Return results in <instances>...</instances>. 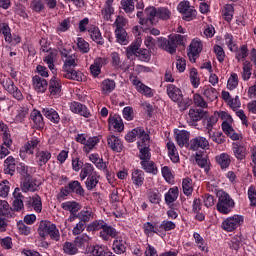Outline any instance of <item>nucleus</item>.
Segmentation results:
<instances>
[{
    "label": "nucleus",
    "instance_id": "nucleus-1",
    "mask_svg": "<svg viewBox=\"0 0 256 256\" xmlns=\"http://www.w3.org/2000/svg\"><path fill=\"white\" fill-rule=\"evenodd\" d=\"M37 233L41 239L45 241L47 237H50L51 241H60L61 233L57 225L49 220H41L37 228Z\"/></svg>",
    "mask_w": 256,
    "mask_h": 256
},
{
    "label": "nucleus",
    "instance_id": "nucleus-2",
    "mask_svg": "<svg viewBox=\"0 0 256 256\" xmlns=\"http://www.w3.org/2000/svg\"><path fill=\"white\" fill-rule=\"evenodd\" d=\"M142 43L143 40H141V38H136L131 43V45L127 47L126 56L128 59H131V57L135 56L144 63H149V61H151V53L147 49H141Z\"/></svg>",
    "mask_w": 256,
    "mask_h": 256
},
{
    "label": "nucleus",
    "instance_id": "nucleus-3",
    "mask_svg": "<svg viewBox=\"0 0 256 256\" xmlns=\"http://www.w3.org/2000/svg\"><path fill=\"white\" fill-rule=\"evenodd\" d=\"M157 41L160 49H163L164 51H167V53H170V55H173L177 52V45H185V36L175 34L173 36H169V39L163 37L157 38Z\"/></svg>",
    "mask_w": 256,
    "mask_h": 256
},
{
    "label": "nucleus",
    "instance_id": "nucleus-4",
    "mask_svg": "<svg viewBox=\"0 0 256 256\" xmlns=\"http://www.w3.org/2000/svg\"><path fill=\"white\" fill-rule=\"evenodd\" d=\"M216 197H218V202L216 205L218 213H221L222 215H229V213L235 209V200L231 198L229 193L225 192L224 190H218Z\"/></svg>",
    "mask_w": 256,
    "mask_h": 256
},
{
    "label": "nucleus",
    "instance_id": "nucleus-5",
    "mask_svg": "<svg viewBox=\"0 0 256 256\" xmlns=\"http://www.w3.org/2000/svg\"><path fill=\"white\" fill-rule=\"evenodd\" d=\"M243 223H245V218L242 215H233L222 222L221 229L227 233H233V231L239 229Z\"/></svg>",
    "mask_w": 256,
    "mask_h": 256
},
{
    "label": "nucleus",
    "instance_id": "nucleus-6",
    "mask_svg": "<svg viewBox=\"0 0 256 256\" xmlns=\"http://www.w3.org/2000/svg\"><path fill=\"white\" fill-rule=\"evenodd\" d=\"M2 86L16 101H23L25 97L23 96V92L19 90L17 86H15V82L11 78H6L2 81Z\"/></svg>",
    "mask_w": 256,
    "mask_h": 256
},
{
    "label": "nucleus",
    "instance_id": "nucleus-7",
    "mask_svg": "<svg viewBox=\"0 0 256 256\" xmlns=\"http://www.w3.org/2000/svg\"><path fill=\"white\" fill-rule=\"evenodd\" d=\"M207 117V111L203 108H191L188 113L187 123L191 127H197V123Z\"/></svg>",
    "mask_w": 256,
    "mask_h": 256
},
{
    "label": "nucleus",
    "instance_id": "nucleus-8",
    "mask_svg": "<svg viewBox=\"0 0 256 256\" xmlns=\"http://www.w3.org/2000/svg\"><path fill=\"white\" fill-rule=\"evenodd\" d=\"M48 93H50V97H54L57 99L61 97V91L63 89V84L61 83V79L57 76H52L48 82Z\"/></svg>",
    "mask_w": 256,
    "mask_h": 256
},
{
    "label": "nucleus",
    "instance_id": "nucleus-9",
    "mask_svg": "<svg viewBox=\"0 0 256 256\" xmlns=\"http://www.w3.org/2000/svg\"><path fill=\"white\" fill-rule=\"evenodd\" d=\"M166 93L174 103H182L183 101V91L181 88L175 86V84H168L166 86Z\"/></svg>",
    "mask_w": 256,
    "mask_h": 256
},
{
    "label": "nucleus",
    "instance_id": "nucleus-10",
    "mask_svg": "<svg viewBox=\"0 0 256 256\" xmlns=\"http://www.w3.org/2000/svg\"><path fill=\"white\" fill-rule=\"evenodd\" d=\"M69 109L72 113L80 115L81 117H85V119H89V117H91V111H89V108H87L85 104H82L81 102H71Z\"/></svg>",
    "mask_w": 256,
    "mask_h": 256
},
{
    "label": "nucleus",
    "instance_id": "nucleus-11",
    "mask_svg": "<svg viewBox=\"0 0 256 256\" xmlns=\"http://www.w3.org/2000/svg\"><path fill=\"white\" fill-rule=\"evenodd\" d=\"M27 209L35 211V213H41L43 211V200L39 194H34L33 196L28 197L26 201Z\"/></svg>",
    "mask_w": 256,
    "mask_h": 256
},
{
    "label": "nucleus",
    "instance_id": "nucleus-12",
    "mask_svg": "<svg viewBox=\"0 0 256 256\" xmlns=\"http://www.w3.org/2000/svg\"><path fill=\"white\" fill-rule=\"evenodd\" d=\"M99 237L102 239V241H111V239H116V237H119V232L115 229V227L106 223L103 230L99 232Z\"/></svg>",
    "mask_w": 256,
    "mask_h": 256
},
{
    "label": "nucleus",
    "instance_id": "nucleus-13",
    "mask_svg": "<svg viewBox=\"0 0 256 256\" xmlns=\"http://www.w3.org/2000/svg\"><path fill=\"white\" fill-rule=\"evenodd\" d=\"M201 51H203V43L199 39H193L189 45L188 50V57L189 59L196 61L199 55L201 54Z\"/></svg>",
    "mask_w": 256,
    "mask_h": 256
},
{
    "label": "nucleus",
    "instance_id": "nucleus-14",
    "mask_svg": "<svg viewBox=\"0 0 256 256\" xmlns=\"http://www.w3.org/2000/svg\"><path fill=\"white\" fill-rule=\"evenodd\" d=\"M188 147L191 151H199V149H208L209 140L203 136H198L190 140Z\"/></svg>",
    "mask_w": 256,
    "mask_h": 256
},
{
    "label": "nucleus",
    "instance_id": "nucleus-15",
    "mask_svg": "<svg viewBox=\"0 0 256 256\" xmlns=\"http://www.w3.org/2000/svg\"><path fill=\"white\" fill-rule=\"evenodd\" d=\"M32 85L36 93H45L49 87V82L47 79L35 75L32 77Z\"/></svg>",
    "mask_w": 256,
    "mask_h": 256
},
{
    "label": "nucleus",
    "instance_id": "nucleus-16",
    "mask_svg": "<svg viewBox=\"0 0 256 256\" xmlns=\"http://www.w3.org/2000/svg\"><path fill=\"white\" fill-rule=\"evenodd\" d=\"M108 126L110 129L118 131V133H122V131H124L125 129V124H123V118H121V116L117 114L109 116Z\"/></svg>",
    "mask_w": 256,
    "mask_h": 256
},
{
    "label": "nucleus",
    "instance_id": "nucleus-17",
    "mask_svg": "<svg viewBox=\"0 0 256 256\" xmlns=\"http://www.w3.org/2000/svg\"><path fill=\"white\" fill-rule=\"evenodd\" d=\"M107 143L109 149H111V151H114V153H121V151L125 149V146H123V141L121 140V138L115 135L108 136Z\"/></svg>",
    "mask_w": 256,
    "mask_h": 256
},
{
    "label": "nucleus",
    "instance_id": "nucleus-18",
    "mask_svg": "<svg viewBox=\"0 0 256 256\" xmlns=\"http://www.w3.org/2000/svg\"><path fill=\"white\" fill-rule=\"evenodd\" d=\"M42 115L48 119L54 125H59L61 123V116H59V112L51 107L42 108Z\"/></svg>",
    "mask_w": 256,
    "mask_h": 256
},
{
    "label": "nucleus",
    "instance_id": "nucleus-19",
    "mask_svg": "<svg viewBox=\"0 0 256 256\" xmlns=\"http://www.w3.org/2000/svg\"><path fill=\"white\" fill-rule=\"evenodd\" d=\"M30 119L34 123V127L38 130L41 131L45 129V120L43 118V113L37 109H33L31 114H30Z\"/></svg>",
    "mask_w": 256,
    "mask_h": 256
},
{
    "label": "nucleus",
    "instance_id": "nucleus-20",
    "mask_svg": "<svg viewBox=\"0 0 256 256\" xmlns=\"http://www.w3.org/2000/svg\"><path fill=\"white\" fill-rule=\"evenodd\" d=\"M62 77L65 79H69L70 81H83L85 75L83 72L79 70H75V68H70L69 70H63L62 71Z\"/></svg>",
    "mask_w": 256,
    "mask_h": 256
},
{
    "label": "nucleus",
    "instance_id": "nucleus-21",
    "mask_svg": "<svg viewBox=\"0 0 256 256\" xmlns=\"http://www.w3.org/2000/svg\"><path fill=\"white\" fill-rule=\"evenodd\" d=\"M0 136L2 138V141H4V145H6L7 147L13 145L11 130H9V126L3 121H0Z\"/></svg>",
    "mask_w": 256,
    "mask_h": 256
},
{
    "label": "nucleus",
    "instance_id": "nucleus-22",
    "mask_svg": "<svg viewBox=\"0 0 256 256\" xmlns=\"http://www.w3.org/2000/svg\"><path fill=\"white\" fill-rule=\"evenodd\" d=\"M51 151L44 149V150H38L36 152V163L38 164L39 167H43L51 161Z\"/></svg>",
    "mask_w": 256,
    "mask_h": 256
},
{
    "label": "nucleus",
    "instance_id": "nucleus-23",
    "mask_svg": "<svg viewBox=\"0 0 256 256\" xmlns=\"http://www.w3.org/2000/svg\"><path fill=\"white\" fill-rule=\"evenodd\" d=\"M21 190L23 193H35V191H39V185L37 184L36 180H33V178L27 177L24 179V181L21 184Z\"/></svg>",
    "mask_w": 256,
    "mask_h": 256
},
{
    "label": "nucleus",
    "instance_id": "nucleus-24",
    "mask_svg": "<svg viewBox=\"0 0 256 256\" xmlns=\"http://www.w3.org/2000/svg\"><path fill=\"white\" fill-rule=\"evenodd\" d=\"M126 245H127V242L123 240V237L116 236L112 244V249L114 253H116V255H123V253H126L127 251Z\"/></svg>",
    "mask_w": 256,
    "mask_h": 256
},
{
    "label": "nucleus",
    "instance_id": "nucleus-25",
    "mask_svg": "<svg viewBox=\"0 0 256 256\" xmlns=\"http://www.w3.org/2000/svg\"><path fill=\"white\" fill-rule=\"evenodd\" d=\"M16 169H17V164H15V158L13 156H8L4 160V164H3V171L5 175H10L11 177H13V175H15Z\"/></svg>",
    "mask_w": 256,
    "mask_h": 256
},
{
    "label": "nucleus",
    "instance_id": "nucleus-26",
    "mask_svg": "<svg viewBox=\"0 0 256 256\" xmlns=\"http://www.w3.org/2000/svg\"><path fill=\"white\" fill-rule=\"evenodd\" d=\"M88 34L94 43H97L98 45H105V39H103V35L101 34L99 27H90L88 29Z\"/></svg>",
    "mask_w": 256,
    "mask_h": 256
},
{
    "label": "nucleus",
    "instance_id": "nucleus-27",
    "mask_svg": "<svg viewBox=\"0 0 256 256\" xmlns=\"http://www.w3.org/2000/svg\"><path fill=\"white\" fill-rule=\"evenodd\" d=\"M177 199H179V188L177 186L169 188L168 192L164 194L166 205H173Z\"/></svg>",
    "mask_w": 256,
    "mask_h": 256
},
{
    "label": "nucleus",
    "instance_id": "nucleus-28",
    "mask_svg": "<svg viewBox=\"0 0 256 256\" xmlns=\"http://www.w3.org/2000/svg\"><path fill=\"white\" fill-rule=\"evenodd\" d=\"M131 177L135 187H143V183H145V172L143 170L133 169Z\"/></svg>",
    "mask_w": 256,
    "mask_h": 256
},
{
    "label": "nucleus",
    "instance_id": "nucleus-29",
    "mask_svg": "<svg viewBox=\"0 0 256 256\" xmlns=\"http://www.w3.org/2000/svg\"><path fill=\"white\" fill-rule=\"evenodd\" d=\"M215 161L219 164L222 171H227L231 165V156L227 153H221L215 157Z\"/></svg>",
    "mask_w": 256,
    "mask_h": 256
},
{
    "label": "nucleus",
    "instance_id": "nucleus-30",
    "mask_svg": "<svg viewBox=\"0 0 256 256\" xmlns=\"http://www.w3.org/2000/svg\"><path fill=\"white\" fill-rule=\"evenodd\" d=\"M13 208L6 200H0V217H7L8 219L14 217Z\"/></svg>",
    "mask_w": 256,
    "mask_h": 256
},
{
    "label": "nucleus",
    "instance_id": "nucleus-31",
    "mask_svg": "<svg viewBox=\"0 0 256 256\" xmlns=\"http://www.w3.org/2000/svg\"><path fill=\"white\" fill-rule=\"evenodd\" d=\"M193 239L200 251H202L203 253H209V247L207 246V242L205 241L203 236H201V234H199L198 232H194Z\"/></svg>",
    "mask_w": 256,
    "mask_h": 256
},
{
    "label": "nucleus",
    "instance_id": "nucleus-32",
    "mask_svg": "<svg viewBox=\"0 0 256 256\" xmlns=\"http://www.w3.org/2000/svg\"><path fill=\"white\" fill-rule=\"evenodd\" d=\"M232 151L238 161H243V159H245V157L247 156V148H245V146L243 145L233 143Z\"/></svg>",
    "mask_w": 256,
    "mask_h": 256
},
{
    "label": "nucleus",
    "instance_id": "nucleus-33",
    "mask_svg": "<svg viewBox=\"0 0 256 256\" xmlns=\"http://www.w3.org/2000/svg\"><path fill=\"white\" fill-rule=\"evenodd\" d=\"M55 57H57V53H55L53 50L48 52V55H46L43 58L44 63L48 65V69L53 73V75L57 74V70L55 69Z\"/></svg>",
    "mask_w": 256,
    "mask_h": 256
},
{
    "label": "nucleus",
    "instance_id": "nucleus-34",
    "mask_svg": "<svg viewBox=\"0 0 256 256\" xmlns=\"http://www.w3.org/2000/svg\"><path fill=\"white\" fill-rule=\"evenodd\" d=\"M100 141L101 140L97 136L89 137L83 146V151L86 153V155L91 153V151H93V149L99 145Z\"/></svg>",
    "mask_w": 256,
    "mask_h": 256
},
{
    "label": "nucleus",
    "instance_id": "nucleus-35",
    "mask_svg": "<svg viewBox=\"0 0 256 256\" xmlns=\"http://www.w3.org/2000/svg\"><path fill=\"white\" fill-rule=\"evenodd\" d=\"M68 189H70V193H75L76 195H80V197H85V189L81 186L80 181L73 180L69 182Z\"/></svg>",
    "mask_w": 256,
    "mask_h": 256
},
{
    "label": "nucleus",
    "instance_id": "nucleus-36",
    "mask_svg": "<svg viewBox=\"0 0 256 256\" xmlns=\"http://www.w3.org/2000/svg\"><path fill=\"white\" fill-rule=\"evenodd\" d=\"M115 87H117L115 80L108 78L102 81L101 91L103 95H109V93H113V91H115Z\"/></svg>",
    "mask_w": 256,
    "mask_h": 256
},
{
    "label": "nucleus",
    "instance_id": "nucleus-37",
    "mask_svg": "<svg viewBox=\"0 0 256 256\" xmlns=\"http://www.w3.org/2000/svg\"><path fill=\"white\" fill-rule=\"evenodd\" d=\"M101 176L99 173L94 172L93 175L88 176V178L85 181V186L88 191H93L95 187L99 184V179Z\"/></svg>",
    "mask_w": 256,
    "mask_h": 256
},
{
    "label": "nucleus",
    "instance_id": "nucleus-38",
    "mask_svg": "<svg viewBox=\"0 0 256 256\" xmlns=\"http://www.w3.org/2000/svg\"><path fill=\"white\" fill-rule=\"evenodd\" d=\"M106 224L107 222H105V220L103 219L94 220L87 225L86 231H88V233L95 231H103Z\"/></svg>",
    "mask_w": 256,
    "mask_h": 256
},
{
    "label": "nucleus",
    "instance_id": "nucleus-39",
    "mask_svg": "<svg viewBox=\"0 0 256 256\" xmlns=\"http://www.w3.org/2000/svg\"><path fill=\"white\" fill-rule=\"evenodd\" d=\"M203 95L208 101H215L219 97V92L211 85H206L203 87Z\"/></svg>",
    "mask_w": 256,
    "mask_h": 256
},
{
    "label": "nucleus",
    "instance_id": "nucleus-40",
    "mask_svg": "<svg viewBox=\"0 0 256 256\" xmlns=\"http://www.w3.org/2000/svg\"><path fill=\"white\" fill-rule=\"evenodd\" d=\"M61 207L64 211H69V213H79V211H81V204L76 201L63 202Z\"/></svg>",
    "mask_w": 256,
    "mask_h": 256
},
{
    "label": "nucleus",
    "instance_id": "nucleus-41",
    "mask_svg": "<svg viewBox=\"0 0 256 256\" xmlns=\"http://www.w3.org/2000/svg\"><path fill=\"white\" fill-rule=\"evenodd\" d=\"M39 143H41V140L38 138H32L31 140L27 141V143H25L23 146L27 155H33V153H35V149L39 147Z\"/></svg>",
    "mask_w": 256,
    "mask_h": 256
},
{
    "label": "nucleus",
    "instance_id": "nucleus-42",
    "mask_svg": "<svg viewBox=\"0 0 256 256\" xmlns=\"http://www.w3.org/2000/svg\"><path fill=\"white\" fill-rule=\"evenodd\" d=\"M157 11L158 8H155L154 6H148L144 10V15H146V20L148 22V25H155V17H157Z\"/></svg>",
    "mask_w": 256,
    "mask_h": 256
},
{
    "label": "nucleus",
    "instance_id": "nucleus-43",
    "mask_svg": "<svg viewBox=\"0 0 256 256\" xmlns=\"http://www.w3.org/2000/svg\"><path fill=\"white\" fill-rule=\"evenodd\" d=\"M62 251L65 255H77L79 253V248L73 242L66 241L62 245Z\"/></svg>",
    "mask_w": 256,
    "mask_h": 256
},
{
    "label": "nucleus",
    "instance_id": "nucleus-44",
    "mask_svg": "<svg viewBox=\"0 0 256 256\" xmlns=\"http://www.w3.org/2000/svg\"><path fill=\"white\" fill-rule=\"evenodd\" d=\"M252 71H253V64H251V62L249 61H245L243 63L242 72H241V77L243 81H249V79H251V75H253Z\"/></svg>",
    "mask_w": 256,
    "mask_h": 256
},
{
    "label": "nucleus",
    "instance_id": "nucleus-45",
    "mask_svg": "<svg viewBox=\"0 0 256 256\" xmlns=\"http://www.w3.org/2000/svg\"><path fill=\"white\" fill-rule=\"evenodd\" d=\"M0 33L4 36L6 43H13V35L8 23H0Z\"/></svg>",
    "mask_w": 256,
    "mask_h": 256
},
{
    "label": "nucleus",
    "instance_id": "nucleus-46",
    "mask_svg": "<svg viewBox=\"0 0 256 256\" xmlns=\"http://www.w3.org/2000/svg\"><path fill=\"white\" fill-rule=\"evenodd\" d=\"M141 168L151 175H157V167H155V162L151 160H144L140 162Z\"/></svg>",
    "mask_w": 256,
    "mask_h": 256
},
{
    "label": "nucleus",
    "instance_id": "nucleus-47",
    "mask_svg": "<svg viewBox=\"0 0 256 256\" xmlns=\"http://www.w3.org/2000/svg\"><path fill=\"white\" fill-rule=\"evenodd\" d=\"M93 173H96L93 164L86 163L84 166H82V170L80 172L81 181H85V179H87V177H89L90 175H93Z\"/></svg>",
    "mask_w": 256,
    "mask_h": 256
},
{
    "label": "nucleus",
    "instance_id": "nucleus-48",
    "mask_svg": "<svg viewBox=\"0 0 256 256\" xmlns=\"http://www.w3.org/2000/svg\"><path fill=\"white\" fill-rule=\"evenodd\" d=\"M176 141L179 147H185L189 145V132L187 130H182L176 135Z\"/></svg>",
    "mask_w": 256,
    "mask_h": 256
},
{
    "label": "nucleus",
    "instance_id": "nucleus-49",
    "mask_svg": "<svg viewBox=\"0 0 256 256\" xmlns=\"http://www.w3.org/2000/svg\"><path fill=\"white\" fill-rule=\"evenodd\" d=\"M94 213L93 210L91 209H86V210H81L79 212V221L81 223H84L85 225H87V223H89V221H91V219L94 218Z\"/></svg>",
    "mask_w": 256,
    "mask_h": 256
},
{
    "label": "nucleus",
    "instance_id": "nucleus-50",
    "mask_svg": "<svg viewBox=\"0 0 256 256\" xmlns=\"http://www.w3.org/2000/svg\"><path fill=\"white\" fill-rule=\"evenodd\" d=\"M77 67V58L75 55H69L64 60L62 71H68L70 69H75Z\"/></svg>",
    "mask_w": 256,
    "mask_h": 256
},
{
    "label": "nucleus",
    "instance_id": "nucleus-51",
    "mask_svg": "<svg viewBox=\"0 0 256 256\" xmlns=\"http://www.w3.org/2000/svg\"><path fill=\"white\" fill-rule=\"evenodd\" d=\"M209 138L214 142L217 143V145H223L225 143V135H223V132H213L208 131Z\"/></svg>",
    "mask_w": 256,
    "mask_h": 256
},
{
    "label": "nucleus",
    "instance_id": "nucleus-52",
    "mask_svg": "<svg viewBox=\"0 0 256 256\" xmlns=\"http://www.w3.org/2000/svg\"><path fill=\"white\" fill-rule=\"evenodd\" d=\"M183 193L187 197L193 194V180L189 177L182 180Z\"/></svg>",
    "mask_w": 256,
    "mask_h": 256
},
{
    "label": "nucleus",
    "instance_id": "nucleus-53",
    "mask_svg": "<svg viewBox=\"0 0 256 256\" xmlns=\"http://www.w3.org/2000/svg\"><path fill=\"white\" fill-rule=\"evenodd\" d=\"M158 228L160 233L163 231L169 232L175 230L177 228V224L171 220H163Z\"/></svg>",
    "mask_w": 256,
    "mask_h": 256
},
{
    "label": "nucleus",
    "instance_id": "nucleus-54",
    "mask_svg": "<svg viewBox=\"0 0 256 256\" xmlns=\"http://www.w3.org/2000/svg\"><path fill=\"white\" fill-rule=\"evenodd\" d=\"M76 43H77V47L80 51V53H89V51H91L89 42H87L85 39H83L82 37H78L76 39Z\"/></svg>",
    "mask_w": 256,
    "mask_h": 256
},
{
    "label": "nucleus",
    "instance_id": "nucleus-55",
    "mask_svg": "<svg viewBox=\"0 0 256 256\" xmlns=\"http://www.w3.org/2000/svg\"><path fill=\"white\" fill-rule=\"evenodd\" d=\"M138 93L141 95H144V97H147L148 99H151V97H155V90L145 84H141L138 90Z\"/></svg>",
    "mask_w": 256,
    "mask_h": 256
},
{
    "label": "nucleus",
    "instance_id": "nucleus-56",
    "mask_svg": "<svg viewBox=\"0 0 256 256\" xmlns=\"http://www.w3.org/2000/svg\"><path fill=\"white\" fill-rule=\"evenodd\" d=\"M115 35L116 41L120 43V45H127V43H129L127 30H115Z\"/></svg>",
    "mask_w": 256,
    "mask_h": 256
},
{
    "label": "nucleus",
    "instance_id": "nucleus-57",
    "mask_svg": "<svg viewBox=\"0 0 256 256\" xmlns=\"http://www.w3.org/2000/svg\"><path fill=\"white\" fill-rule=\"evenodd\" d=\"M238 86H239V76L237 75V73H232L227 82V89H229V91H233L237 89Z\"/></svg>",
    "mask_w": 256,
    "mask_h": 256
},
{
    "label": "nucleus",
    "instance_id": "nucleus-58",
    "mask_svg": "<svg viewBox=\"0 0 256 256\" xmlns=\"http://www.w3.org/2000/svg\"><path fill=\"white\" fill-rule=\"evenodd\" d=\"M144 233L146 235H151V233H155L156 235H159V226H155L151 222H145L142 227Z\"/></svg>",
    "mask_w": 256,
    "mask_h": 256
},
{
    "label": "nucleus",
    "instance_id": "nucleus-59",
    "mask_svg": "<svg viewBox=\"0 0 256 256\" xmlns=\"http://www.w3.org/2000/svg\"><path fill=\"white\" fill-rule=\"evenodd\" d=\"M30 8L34 13H41L42 11H45V4L43 3V0H32Z\"/></svg>",
    "mask_w": 256,
    "mask_h": 256
},
{
    "label": "nucleus",
    "instance_id": "nucleus-60",
    "mask_svg": "<svg viewBox=\"0 0 256 256\" xmlns=\"http://www.w3.org/2000/svg\"><path fill=\"white\" fill-rule=\"evenodd\" d=\"M234 12H235V7L233 6V4H226L224 6L225 21H227L228 23H230V21H233V13Z\"/></svg>",
    "mask_w": 256,
    "mask_h": 256
},
{
    "label": "nucleus",
    "instance_id": "nucleus-61",
    "mask_svg": "<svg viewBox=\"0 0 256 256\" xmlns=\"http://www.w3.org/2000/svg\"><path fill=\"white\" fill-rule=\"evenodd\" d=\"M111 252L107 251L105 246L95 245L92 249V256H109Z\"/></svg>",
    "mask_w": 256,
    "mask_h": 256
},
{
    "label": "nucleus",
    "instance_id": "nucleus-62",
    "mask_svg": "<svg viewBox=\"0 0 256 256\" xmlns=\"http://www.w3.org/2000/svg\"><path fill=\"white\" fill-rule=\"evenodd\" d=\"M157 19H162V21H167L171 18V10L166 7H160L157 11Z\"/></svg>",
    "mask_w": 256,
    "mask_h": 256
},
{
    "label": "nucleus",
    "instance_id": "nucleus-63",
    "mask_svg": "<svg viewBox=\"0 0 256 256\" xmlns=\"http://www.w3.org/2000/svg\"><path fill=\"white\" fill-rule=\"evenodd\" d=\"M139 153V159L141 161L151 160V149L149 148V146L139 148Z\"/></svg>",
    "mask_w": 256,
    "mask_h": 256
},
{
    "label": "nucleus",
    "instance_id": "nucleus-64",
    "mask_svg": "<svg viewBox=\"0 0 256 256\" xmlns=\"http://www.w3.org/2000/svg\"><path fill=\"white\" fill-rule=\"evenodd\" d=\"M29 113V110L25 108H20L17 110V114L14 117V123H24L25 122V117H27Z\"/></svg>",
    "mask_w": 256,
    "mask_h": 256
}]
</instances>
